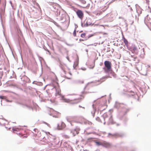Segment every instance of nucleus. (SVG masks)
<instances>
[{
	"label": "nucleus",
	"instance_id": "1",
	"mask_svg": "<svg viewBox=\"0 0 151 151\" xmlns=\"http://www.w3.org/2000/svg\"><path fill=\"white\" fill-rule=\"evenodd\" d=\"M101 117L103 118L104 121V124H105L106 123L108 125L114 124L116 123L113 121L112 115L110 113L109 114H108L107 113H104L102 116Z\"/></svg>",
	"mask_w": 151,
	"mask_h": 151
},
{
	"label": "nucleus",
	"instance_id": "2",
	"mask_svg": "<svg viewBox=\"0 0 151 151\" xmlns=\"http://www.w3.org/2000/svg\"><path fill=\"white\" fill-rule=\"evenodd\" d=\"M114 107L117 109H119L122 114H125L129 111L124 107L123 104L119 103L117 102H116Z\"/></svg>",
	"mask_w": 151,
	"mask_h": 151
},
{
	"label": "nucleus",
	"instance_id": "3",
	"mask_svg": "<svg viewBox=\"0 0 151 151\" xmlns=\"http://www.w3.org/2000/svg\"><path fill=\"white\" fill-rule=\"evenodd\" d=\"M105 68H104L105 72L107 73L111 69V63L109 61L106 60L104 62Z\"/></svg>",
	"mask_w": 151,
	"mask_h": 151
},
{
	"label": "nucleus",
	"instance_id": "4",
	"mask_svg": "<svg viewBox=\"0 0 151 151\" xmlns=\"http://www.w3.org/2000/svg\"><path fill=\"white\" fill-rule=\"evenodd\" d=\"M61 99L63 100L64 102H69L70 101H72L74 100H77V101L74 102L73 103H77L80 101V99H77L76 97H73L70 98V99H67L65 98L64 96H62Z\"/></svg>",
	"mask_w": 151,
	"mask_h": 151
},
{
	"label": "nucleus",
	"instance_id": "5",
	"mask_svg": "<svg viewBox=\"0 0 151 151\" xmlns=\"http://www.w3.org/2000/svg\"><path fill=\"white\" fill-rule=\"evenodd\" d=\"M76 13L78 17L82 19L83 16V14L82 11L78 9L76 12Z\"/></svg>",
	"mask_w": 151,
	"mask_h": 151
},
{
	"label": "nucleus",
	"instance_id": "6",
	"mask_svg": "<svg viewBox=\"0 0 151 151\" xmlns=\"http://www.w3.org/2000/svg\"><path fill=\"white\" fill-rule=\"evenodd\" d=\"M65 127V124L63 122H62L60 124H58V130H61L64 128Z\"/></svg>",
	"mask_w": 151,
	"mask_h": 151
},
{
	"label": "nucleus",
	"instance_id": "7",
	"mask_svg": "<svg viewBox=\"0 0 151 151\" xmlns=\"http://www.w3.org/2000/svg\"><path fill=\"white\" fill-rule=\"evenodd\" d=\"M58 7L57 5L55 4H53L51 6L50 8L52 11L57 12L58 10Z\"/></svg>",
	"mask_w": 151,
	"mask_h": 151
},
{
	"label": "nucleus",
	"instance_id": "8",
	"mask_svg": "<svg viewBox=\"0 0 151 151\" xmlns=\"http://www.w3.org/2000/svg\"><path fill=\"white\" fill-rule=\"evenodd\" d=\"M21 78L22 81H25L28 83H29L31 82L30 79L25 76L23 77H22Z\"/></svg>",
	"mask_w": 151,
	"mask_h": 151
},
{
	"label": "nucleus",
	"instance_id": "9",
	"mask_svg": "<svg viewBox=\"0 0 151 151\" xmlns=\"http://www.w3.org/2000/svg\"><path fill=\"white\" fill-rule=\"evenodd\" d=\"M17 104H18L19 105L22 106V107L24 108H27L28 109H32L31 107L28 106L27 105L25 104H22V103L21 102H17Z\"/></svg>",
	"mask_w": 151,
	"mask_h": 151
},
{
	"label": "nucleus",
	"instance_id": "10",
	"mask_svg": "<svg viewBox=\"0 0 151 151\" xmlns=\"http://www.w3.org/2000/svg\"><path fill=\"white\" fill-rule=\"evenodd\" d=\"M131 52L132 53L136 54H138V52L137 48L134 45L132 47Z\"/></svg>",
	"mask_w": 151,
	"mask_h": 151
},
{
	"label": "nucleus",
	"instance_id": "11",
	"mask_svg": "<svg viewBox=\"0 0 151 151\" xmlns=\"http://www.w3.org/2000/svg\"><path fill=\"white\" fill-rule=\"evenodd\" d=\"M70 133L73 136H74L79 133V132L76 129H72L71 130Z\"/></svg>",
	"mask_w": 151,
	"mask_h": 151
},
{
	"label": "nucleus",
	"instance_id": "12",
	"mask_svg": "<svg viewBox=\"0 0 151 151\" xmlns=\"http://www.w3.org/2000/svg\"><path fill=\"white\" fill-rule=\"evenodd\" d=\"M108 135H111L112 137H123V135L122 134L118 133H116L113 134H111L110 133H109L108 134Z\"/></svg>",
	"mask_w": 151,
	"mask_h": 151
},
{
	"label": "nucleus",
	"instance_id": "13",
	"mask_svg": "<svg viewBox=\"0 0 151 151\" xmlns=\"http://www.w3.org/2000/svg\"><path fill=\"white\" fill-rule=\"evenodd\" d=\"M93 111H92L91 112V114H92L93 116V117H94L95 114V112L96 111V105H95L94 104H93Z\"/></svg>",
	"mask_w": 151,
	"mask_h": 151
},
{
	"label": "nucleus",
	"instance_id": "14",
	"mask_svg": "<svg viewBox=\"0 0 151 151\" xmlns=\"http://www.w3.org/2000/svg\"><path fill=\"white\" fill-rule=\"evenodd\" d=\"M102 146L107 148L110 147L111 145L108 143L104 142L103 143H102Z\"/></svg>",
	"mask_w": 151,
	"mask_h": 151
},
{
	"label": "nucleus",
	"instance_id": "15",
	"mask_svg": "<svg viewBox=\"0 0 151 151\" xmlns=\"http://www.w3.org/2000/svg\"><path fill=\"white\" fill-rule=\"evenodd\" d=\"M56 137L54 136H51L50 137V140L51 141L53 142H55Z\"/></svg>",
	"mask_w": 151,
	"mask_h": 151
},
{
	"label": "nucleus",
	"instance_id": "16",
	"mask_svg": "<svg viewBox=\"0 0 151 151\" xmlns=\"http://www.w3.org/2000/svg\"><path fill=\"white\" fill-rule=\"evenodd\" d=\"M119 118L120 120H123L125 122L127 121L128 120V119L124 115L122 117H120Z\"/></svg>",
	"mask_w": 151,
	"mask_h": 151
},
{
	"label": "nucleus",
	"instance_id": "17",
	"mask_svg": "<svg viewBox=\"0 0 151 151\" xmlns=\"http://www.w3.org/2000/svg\"><path fill=\"white\" fill-rule=\"evenodd\" d=\"M108 78V76H105L102 77L100 79V80H99V81H101V83L105 81V79Z\"/></svg>",
	"mask_w": 151,
	"mask_h": 151
},
{
	"label": "nucleus",
	"instance_id": "18",
	"mask_svg": "<svg viewBox=\"0 0 151 151\" xmlns=\"http://www.w3.org/2000/svg\"><path fill=\"white\" fill-rule=\"evenodd\" d=\"M73 117L72 116H68L66 117V119L68 122H70V120L73 119Z\"/></svg>",
	"mask_w": 151,
	"mask_h": 151
},
{
	"label": "nucleus",
	"instance_id": "19",
	"mask_svg": "<svg viewBox=\"0 0 151 151\" xmlns=\"http://www.w3.org/2000/svg\"><path fill=\"white\" fill-rule=\"evenodd\" d=\"M59 67L61 68V70L64 72H65V70L64 68V66L61 63H60L59 65Z\"/></svg>",
	"mask_w": 151,
	"mask_h": 151
},
{
	"label": "nucleus",
	"instance_id": "20",
	"mask_svg": "<svg viewBox=\"0 0 151 151\" xmlns=\"http://www.w3.org/2000/svg\"><path fill=\"white\" fill-rule=\"evenodd\" d=\"M123 41L126 46H127L128 45V42L127 40L124 37L123 38Z\"/></svg>",
	"mask_w": 151,
	"mask_h": 151
},
{
	"label": "nucleus",
	"instance_id": "21",
	"mask_svg": "<svg viewBox=\"0 0 151 151\" xmlns=\"http://www.w3.org/2000/svg\"><path fill=\"white\" fill-rule=\"evenodd\" d=\"M57 95L60 96V93L59 89H58V90L56 89V96H57Z\"/></svg>",
	"mask_w": 151,
	"mask_h": 151
},
{
	"label": "nucleus",
	"instance_id": "22",
	"mask_svg": "<svg viewBox=\"0 0 151 151\" xmlns=\"http://www.w3.org/2000/svg\"><path fill=\"white\" fill-rule=\"evenodd\" d=\"M21 129L20 128H13L12 129V130L14 131H18Z\"/></svg>",
	"mask_w": 151,
	"mask_h": 151
},
{
	"label": "nucleus",
	"instance_id": "23",
	"mask_svg": "<svg viewBox=\"0 0 151 151\" xmlns=\"http://www.w3.org/2000/svg\"><path fill=\"white\" fill-rule=\"evenodd\" d=\"M89 20H90L89 19H88L87 20V21L86 23H87L88 25V26H89V25H93V24H92L91 23L88 22L89 21Z\"/></svg>",
	"mask_w": 151,
	"mask_h": 151
},
{
	"label": "nucleus",
	"instance_id": "24",
	"mask_svg": "<svg viewBox=\"0 0 151 151\" xmlns=\"http://www.w3.org/2000/svg\"><path fill=\"white\" fill-rule=\"evenodd\" d=\"M4 10L3 9H1L0 11V15L1 17V15L3 14L4 13Z\"/></svg>",
	"mask_w": 151,
	"mask_h": 151
},
{
	"label": "nucleus",
	"instance_id": "25",
	"mask_svg": "<svg viewBox=\"0 0 151 151\" xmlns=\"http://www.w3.org/2000/svg\"><path fill=\"white\" fill-rule=\"evenodd\" d=\"M94 35L93 34H90L88 35V36H86V39H88L90 38V37H92V36H93Z\"/></svg>",
	"mask_w": 151,
	"mask_h": 151
},
{
	"label": "nucleus",
	"instance_id": "26",
	"mask_svg": "<svg viewBox=\"0 0 151 151\" xmlns=\"http://www.w3.org/2000/svg\"><path fill=\"white\" fill-rule=\"evenodd\" d=\"M65 44H66L67 45L70 46V47H72L74 45V44H68L67 42H65Z\"/></svg>",
	"mask_w": 151,
	"mask_h": 151
},
{
	"label": "nucleus",
	"instance_id": "27",
	"mask_svg": "<svg viewBox=\"0 0 151 151\" xmlns=\"http://www.w3.org/2000/svg\"><path fill=\"white\" fill-rule=\"evenodd\" d=\"M88 25L87 23H86L83 25L82 22L81 23V26L83 27H88Z\"/></svg>",
	"mask_w": 151,
	"mask_h": 151
},
{
	"label": "nucleus",
	"instance_id": "28",
	"mask_svg": "<svg viewBox=\"0 0 151 151\" xmlns=\"http://www.w3.org/2000/svg\"><path fill=\"white\" fill-rule=\"evenodd\" d=\"M95 143H96V145L98 146H99L100 145L102 146V143H100V142H95Z\"/></svg>",
	"mask_w": 151,
	"mask_h": 151
},
{
	"label": "nucleus",
	"instance_id": "29",
	"mask_svg": "<svg viewBox=\"0 0 151 151\" xmlns=\"http://www.w3.org/2000/svg\"><path fill=\"white\" fill-rule=\"evenodd\" d=\"M96 119L97 121L99 122H100L101 123L102 122L101 119L98 117H96Z\"/></svg>",
	"mask_w": 151,
	"mask_h": 151
},
{
	"label": "nucleus",
	"instance_id": "30",
	"mask_svg": "<svg viewBox=\"0 0 151 151\" xmlns=\"http://www.w3.org/2000/svg\"><path fill=\"white\" fill-rule=\"evenodd\" d=\"M134 93V94H132V96H134L135 98V99H136L137 98H138V96L137 94H134V93Z\"/></svg>",
	"mask_w": 151,
	"mask_h": 151
},
{
	"label": "nucleus",
	"instance_id": "31",
	"mask_svg": "<svg viewBox=\"0 0 151 151\" xmlns=\"http://www.w3.org/2000/svg\"><path fill=\"white\" fill-rule=\"evenodd\" d=\"M126 47H127V49L129 50H130V51H131V50H132V47H129V46H128V45H127V46H126Z\"/></svg>",
	"mask_w": 151,
	"mask_h": 151
},
{
	"label": "nucleus",
	"instance_id": "32",
	"mask_svg": "<svg viewBox=\"0 0 151 151\" xmlns=\"http://www.w3.org/2000/svg\"><path fill=\"white\" fill-rule=\"evenodd\" d=\"M86 34L85 33H83L81 34V36L82 38H84Z\"/></svg>",
	"mask_w": 151,
	"mask_h": 151
},
{
	"label": "nucleus",
	"instance_id": "33",
	"mask_svg": "<svg viewBox=\"0 0 151 151\" xmlns=\"http://www.w3.org/2000/svg\"><path fill=\"white\" fill-rule=\"evenodd\" d=\"M73 35H74V36H76V29H75L74 31V32H73Z\"/></svg>",
	"mask_w": 151,
	"mask_h": 151
},
{
	"label": "nucleus",
	"instance_id": "34",
	"mask_svg": "<svg viewBox=\"0 0 151 151\" xmlns=\"http://www.w3.org/2000/svg\"><path fill=\"white\" fill-rule=\"evenodd\" d=\"M42 83L41 82H38V85L42 86Z\"/></svg>",
	"mask_w": 151,
	"mask_h": 151
},
{
	"label": "nucleus",
	"instance_id": "35",
	"mask_svg": "<svg viewBox=\"0 0 151 151\" xmlns=\"http://www.w3.org/2000/svg\"><path fill=\"white\" fill-rule=\"evenodd\" d=\"M44 123L45 124H46V125H47L49 127H50V125L49 124H48V123H47L46 122H44Z\"/></svg>",
	"mask_w": 151,
	"mask_h": 151
},
{
	"label": "nucleus",
	"instance_id": "36",
	"mask_svg": "<svg viewBox=\"0 0 151 151\" xmlns=\"http://www.w3.org/2000/svg\"><path fill=\"white\" fill-rule=\"evenodd\" d=\"M105 109H101V108H99V110H100V111H102L103 110H104Z\"/></svg>",
	"mask_w": 151,
	"mask_h": 151
},
{
	"label": "nucleus",
	"instance_id": "37",
	"mask_svg": "<svg viewBox=\"0 0 151 151\" xmlns=\"http://www.w3.org/2000/svg\"><path fill=\"white\" fill-rule=\"evenodd\" d=\"M90 83H87V84L86 85V86L84 87V89H85L86 88V87Z\"/></svg>",
	"mask_w": 151,
	"mask_h": 151
},
{
	"label": "nucleus",
	"instance_id": "38",
	"mask_svg": "<svg viewBox=\"0 0 151 151\" xmlns=\"http://www.w3.org/2000/svg\"><path fill=\"white\" fill-rule=\"evenodd\" d=\"M4 96H0V99H4Z\"/></svg>",
	"mask_w": 151,
	"mask_h": 151
},
{
	"label": "nucleus",
	"instance_id": "39",
	"mask_svg": "<svg viewBox=\"0 0 151 151\" xmlns=\"http://www.w3.org/2000/svg\"><path fill=\"white\" fill-rule=\"evenodd\" d=\"M34 131L35 132L37 131L38 129H34Z\"/></svg>",
	"mask_w": 151,
	"mask_h": 151
},
{
	"label": "nucleus",
	"instance_id": "40",
	"mask_svg": "<svg viewBox=\"0 0 151 151\" xmlns=\"http://www.w3.org/2000/svg\"><path fill=\"white\" fill-rule=\"evenodd\" d=\"M75 29H76V28H77V27H78V26L76 24H75Z\"/></svg>",
	"mask_w": 151,
	"mask_h": 151
},
{
	"label": "nucleus",
	"instance_id": "41",
	"mask_svg": "<svg viewBox=\"0 0 151 151\" xmlns=\"http://www.w3.org/2000/svg\"><path fill=\"white\" fill-rule=\"evenodd\" d=\"M38 82H37V83H35V84L38 85Z\"/></svg>",
	"mask_w": 151,
	"mask_h": 151
},
{
	"label": "nucleus",
	"instance_id": "42",
	"mask_svg": "<svg viewBox=\"0 0 151 151\" xmlns=\"http://www.w3.org/2000/svg\"><path fill=\"white\" fill-rule=\"evenodd\" d=\"M0 119H3V120H4L6 121V120L4 119V118H0Z\"/></svg>",
	"mask_w": 151,
	"mask_h": 151
},
{
	"label": "nucleus",
	"instance_id": "43",
	"mask_svg": "<svg viewBox=\"0 0 151 151\" xmlns=\"http://www.w3.org/2000/svg\"><path fill=\"white\" fill-rule=\"evenodd\" d=\"M83 41V40L82 39H80V41Z\"/></svg>",
	"mask_w": 151,
	"mask_h": 151
},
{
	"label": "nucleus",
	"instance_id": "44",
	"mask_svg": "<svg viewBox=\"0 0 151 151\" xmlns=\"http://www.w3.org/2000/svg\"><path fill=\"white\" fill-rule=\"evenodd\" d=\"M36 81H34L33 82H32V83L33 84H35V82H36Z\"/></svg>",
	"mask_w": 151,
	"mask_h": 151
},
{
	"label": "nucleus",
	"instance_id": "45",
	"mask_svg": "<svg viewBox=\"0 0 151 151\" xmlns=\"http://www.w3.org/2000/svg\"><path fill=\"white\" fill-rule=\"evenodd\" d=\"M119 125H120V124H116V126H119Z\"/></svg>",
	"mask_w": 151,
	"mask_h": 151
},
{
	"label": "nucleus",
	"instance_id": "46",
	"mask_svg": "<svg viewBox=\"0 0 151 151\" xmlns=\"http://www.w3.org/2000/svg\"><path fill=\"white\" fill-rule=\"evenodd\" d=\"M81 83H83V81H82L81 82Z\"/></svg>",
	"mask_w": 151,
	"mask_h": 151
},
{
	"label": "nucleus",
	"instance_id": "47",
	"mask_svg": "<svg viewBox=\"0 0 151 151\" xmlns=\"http://www.w3.org/2000/svg\"><path fill=\"white\" fill-rule=\"evenodd\" d=\"M66 58H67V59L69 60V58H68V57H67Z\"/></svg>",
	"mask_w": 151,
	"mask_h": 151
},
{
	"label": "nucleus",
	"instance_id": "48",
	"mask_svg": "<svg viewBox=\"0 0 151 151\" xmlns=\"http://www.w3.org/2000/svg\"><path fill=\"white\" fill-rule=\"evenodd\" d=\"M83 69V70H86V68H84V69Z\"/></svg>",
	"mask_w": 151,
	"mask_h": 151
},
{
	"label": "nucleus",
	"instance_id": "49",
	"mask_svg": "<svg viewBox=\"0 0 151 151\" xmlns=\"http://www.w3.org/2000/svg\"><path fill=\"white\" fill-rule=\"evenodd\" d=\"M76 63H77L76 66H77V65H78V63L77 62H76Z\"/></svg>",
	"mask_w": 151,
	"mask_h": 151
},
{
	"label": "nucleus",
	"instance_id": "50",
	"mask_svg": "<svg viewBox=\"0 0 151 151\" xmlns=\"http://www.w3.org/2000/svg\"><path fill=\"white\" fill-rule=\"evenodd\" d=\"M130 9H131V10H132V8H130Z\"/></svg>",
	"mask_w": 151,
	"mask_h": 151
},
{
	"label": "nucleus",
	"instance_id": "51",
	"mask_svg": "<svg viewBox=\"0 0 151 151\" xmlns=\"http://www.w3.org/2000/svg\"><path fill=\"white\" fill-rule=\"evenodd\" d=\"M141 57H143V55H141Z\"/></svg>",
	"mask_w": 151,
	"mask_h": 151
},
{
	"label": "nucleus",
	"instance_id": "52",
	"mask_svg": "<svg viewBox=\"0 0 151 151\" xmlns=\"http://www.w3.org/2000/svg\"><path fill=\"white\" fill-rule=\"evenodd\" d=\"M47 86V85H46V86L45 87V88Z\"/></svg>",
	"mask_w": 151,
	"mask_h": 151
},
{
	"label": "nucleus",
	"instance_id": "53",
	"mask_svg": "<svg viewBox=\"0 0 151 151\" xmlns=\"http://www.w3.org/2000/svg\"><path fill=\"white\" fill-rule=\"evenodd\" d=\"M79 107H81V106H79Z\"/></svg>",
	"mask_w": 151,
	"mask_h": 151
},
{
	"label": "nucleus",
	"instance_id": "54",
	"mask_svg": "<svg viewBox=\"0 0 151 151\" xmlns=\"http://www.w3.org/2000/svg\"><path fill=\"white\" fill-rule=\"evenodd\" d=\"M143 51V52H144V50H143V51Z\"/></svg>",
	"mask_w": 151,
	"mask_h": 151
},
{
	"label": "nucleus",
	"instance_id": "55",
	"mask_svg": "<svg viewBox=\"0 0 151 151\" xmlns=\"http://www.w3.org/2000/svg\"><path fill=\"white\" fill-rule=\"evenodd\" d=\"M93 67H94V66L92 68H93Z\"/></svg>",
	"mask_w": 151,
	"mask_h": 151
}]
</instances>
